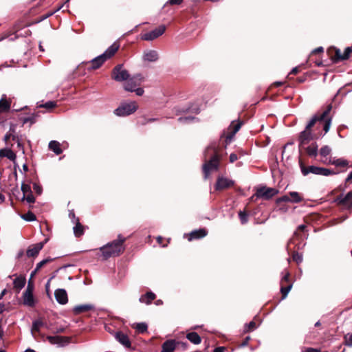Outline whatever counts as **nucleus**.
Here are the masks:
<instances>
[{"label": "nucleus", "instance_id": "obj_23", "mask_svg": "<svg viewBox=\"0 0 352 352\" xmlns=\"http://www.w3.org/2000/svg\"><path fill=\"white\" fill-rule=\"evenodd\" d=\"M175 349V342L174 340H169L164 342L162 346L161 352H173Z\"/></svg>", "mask_w": 352, "mask_h": 352}, {"label": "nucleus", "instance_id": "obj_12", "mask_svg": "<svg viewBox=\"0 0 352 352\" xmlns=\"http://www.w3.org/2000/svg\"><path fill=\"white\" fill-rule=\"evenodd\" d=\"M166 28L164 25H160L157 28H155V30L145 33L142 36V38L144 41H152L160 36L162 35L165 32Z\"/></svg>", "mask_w": 352, "mask_h": 352}, {"label": "nucleus", "instance_id": "obj_3", "mask_svg": "<svg viewBox=\"0 0 352 352\" xmlns=\"http://www.w3.org/2000/svg\"><path fill=\"white\" fill-rule=\"evenodd\" d=\"M120 45L115 42L101 55L96 57L91 61V69H96L99 68L104 61L112 57L118 50Z\"/></svg>", "mask_w": 352, "mask_h": 352}, {"label": "nucleus", "instance_id": "obj_43", "mask_svg": "<svg viewBox=\"0 0 352 352\" xmlns=\"http://www.w3.org/2000/svg\"><path fill=\"white\" fill-rule=\"evenodd\" d=\"M351 52H352V48L351 47H346L345 49L344 52H343L342 56H341V59L342 60H346V59L349 58Z\"/></svg>", "mask_w": 352, "mask_h": 352}, {"label": "nucleus", "instance_id": "obj_60", "mask_svg": "<svg viewBox=\"0 0 352 352\" xmlns=\"http://www.w3.org/2000/svg\"><path fill=\"white\" fill-rule=\"evenodd\" d=\"M214 352H224V348L223 347H217L214 349Z\"/></svg>", "mask_w": 352, "mask_h": 352}, {"label": "nucleus", "instance_id": "obj_39", "mask_svg": "<svg viewBox=\"0 0 352 352\" xmlns=\"http://www.w3.org/2000/svg\"><path fill=\"white\" fill-rule=\"evenodd\" d=\"M56 106V102H54V101H48V102H45V104H39L40 107H43V108L47 109H52L54 107H55Z\"/></svg>", "mask_w": 352, "mask_h": 352}, {"label": "nucleus", "instance_id": "obj_64", "mask_svg": "<svg viewBox=\"0 0 352 352\" xmlns=\"http://www.w3.org/2000/svg\"><path fill=\"white\" fill-rule=\"evenodd\" d=\"M352 180V172H351L349 173V175H348L347 178H346V181H351Z\"/></svg>", "mask_w": 352, "mask_h": 352}, {"label": "nucleus", "instance_id": "obj_10", "mask_svg": "<svg viewBox=\"0 0 352 352\" xmlns=\"http://www.w3.org/2000/svg\"><path fill=\"white\" fill-rule=\"evenodd\" d=\"M33 290L34 286L32 283L29 282L27 288L23 294V304L29 307H33L35 303Z\"/></svg>", "mask_w": 352, "mask_h": 352}, {"label": "nucleus", "instance_id": "obj_34", "mask_svg": "<svg viewBox=\"0 0 352 352\" xmlns=\"http://www.w3.org/2000/svg\"><path fill=\"white\" fill-rule=\"evenodd\" d=\"M292 287V284H288L286 286H285L284 285H281L280 292H281V294L283 295L282 298L283 299L286 298V296H287L288 293L291 290Z\"/></svg>", "mask_w": 352, "mask_h": 352}, {"label": "nucleus", "instance_id": "obj_22", "mask_svg": "<svg viewBox=\"0 0 352 352\" xmlns=\"http://www.w3.org/2000/svg\"><path fill=\"white\" fill-rule=\"evenodd\" d=\"M0 157H6L11 161L16 160V154L10 148L0 149Z\"/></svg>", "mask_w": 352, "mask_h": 352}, {"label": "nucleus", "instance_id": "obj_18", "mask_svg": "<svg viewBox=\"0 0 352 352\" xmlns=\"http://www.w3.org/2000/svg\"><path fill=\"white\" fill-rule=\"evenodd\" d=\"M116 339L126 348L131 347V341L127 335L122 332H117L115 335Z\"/></svg>", "mask_w": 352, "mask_h": 352}, {"label": "nucleus", "instance_id": "obj_57", "mask_svg": "<svg viewBox=\"0 0 352 352\" xmlns=\"http://www.w3.org/2000/svg\"><path fill=\"white\" fill-rule=\"evenodd\" d=\"M69 217H70V218H72L74 220V223L76 222V219L77 218L76 217L75 214H74V212L73 211H70Z\"/></svg>", "mask_w": 352, "mask_h": 352}, {"label": "nucleus", "instance_id": "obj_46", "mask_svg": "<svg viewBox=\"0 0 352 352\" xmlns=\"http://www.w3.org/2000/svg\"><path fill=\"white\" fill-rule=\"evenodd\" d=\"M33 189L38 195H41L42 192V187L37 183L33 184Z\"/></svg>", "mask_w": 352, "mask_h": 352}, {"label": "nucleus", "instance_id": "obj_52", "mask_svg": "<svg viewBox=\"0 0 352 352\" xmlns=\"http://www.w3.org/2000/svg\"><path fill=\"white\" fill-rule=\"evenodd\" d=\"M17 147L22 151L23 153H24V148H23V144L21 143V140L20 139H17Z\"/></svg>", "mask_w": 352, "mask_h": 352}, {"label": "nucleus", "instance_id": "obj_36", "mask_svg": "<svg viewBox=\"0 0 352 352\" xmlns=\"http://www.w3.org/2000/svg\"><path fill=\"white\" fill-rule=\"evenodd\" d=\"M242 125V122H232L230 124V129L232 130V134L234 135L241 128Z\"/></svg>", "mask_w": 352, "mask_h": 352}, {"label": "nucleus", "instance_id": "obj_59", "mask_svg": "<svg viewBox=\"0 0 352 352\" xmlns=\"http://www.w3.org/2000/svg\"><path fill=\"white\" fill-rule=\"evenodd\" d=\"M191 119H192V118H190V117H185V118H179V120L180 122H183V121H188V120H191Z\"/></svg>", "mask_w": 352, "mask_h": 352}, {"label": "nucleus", "instance_id": "obj_48", "mask_svg": "<svg viewBox=\"0 0 352 352\" xmlns=\"http://www.w3.org/2000/svg\"><path fill=\"white\" fill-rule=\"evenodd\" d=\"M256 329V323L254 321H251L248 325H247V331H253Z\"/></svg>", "mask_w": 352, "mask_h": 352}, {"label": "nucleus", "instance_id": "obj_28", "mask_svg": "<svg viewBox=\"0 0 352 352\" xmlns=\"http://www.w3.org/2000/svg\"><path fill=\"white\" fill-rule=\"evenodd\" d=\"M207 232L205 229H199V230L192 231L190 234L189 240L197 239L206 236Z\"/></svg>", "mask_w": 352, "mask_h": 352}, {"label": "nucleus", "instance_id": "obj_63", "mask_svg": "<svg viewBox=\"0 0 352 352\" xmlns=\"http://www.w3.org/2000/svg\"><path fill=\"white\" fill-rule=\"evenodd\" d=\"M322 51H323V48H322V47H320L316 48V49L314 51V52L317 53V52H322Z\"/></svg>", "mask_w": 352, "mask_h": 352}, {"label": "nucleus", "instance_id": "obj_38", "mask_svg": "<svg viewBox=\"0 0 352 352\" xmlns=\"http://www.w3.org/2000/svg\"><path fill=\"white\" fill-rule=\"evenodd\" d=\"M50 259H43L37 263L34 271L32 273V276H33L37 271H38L44 265L50 262Z\"/></svg>", "mask_w": 352, "mask_h": 352}, {"label": "nucleus", "instance_id": "obj_25", "mask_svg": "<svg viewBox=\"0 0 352 352\" xmlns=\"http://www.w3.org/2000/svg\"><path fill=\"white\" fill-rule=\"evenodd\" d=\"M303 149L305 150L307 153L311 157H316L318 155V145L316 143H312L307 146H305Z\"/></svg>", "mask_w": 352, "mask_h": 352}, {"label": "nucleus", "instance_id": "obj_62", "mask_svg": "<svg viewBox=\"0 0 352 352\" xmlns=\"http://www.w3.org/2000/svg\"><path fill=\"white\" fill-rule=\"evenodd\" d=\"M17 139H19V138L17 135H14V134H13V133H12V140L13 141H15V142H17Z\"/></svg>", "mask_w": 352, "mask_h": 352}, {"label": "nucleus", "instance_id": "obj_44", "mask_svg": "<svg viewBox=\"0 0 352 352\" xmlns=\"http://www.w3.org/2000/svg\"><path fill=\"white\" fill-rule=\"evenodd\" d=\"M292 259L297 263H300L302 261V256L298 252H294L292 255Z\"/></svg>", "mask_w": 352, "mask_h": 352}, {"label": "nucleus", "instance_id": "obj_26", "mask_svg": "<svg viewBox=\"0 0 352 352\" xmlns=\"http://www.w3.org/2000/svg\"><path fill=\"white\" fill-rule=\"evenodd\" d=\"M49 148L56 155H60L63 152L62 149L60 148V144L56 140H52L50 142Z\"/></svg>", "mask_w": 352, "mask_h": 352}, {"label": "nucleus", "instance_id": "obj_7", "mask_svg": "<svg viewBox=\"0 0 352 352\" xmlns=\"http://www.w3.org/2000/svg\"><path fill=\"white\" fill-rule=\"evenodd\" d=\"M335 201L341 207L346 209L352 208V190L346 195L342 194L336 197Z\"/></svg>", "mask_w": 352, "mask_h": 352}, {"label": "nucleus", "instance_id": "obj_49", "mask_svg": "<svg viewBox=\"0 0 352 352\" xmlns=\"http://www.w3.org/2000/svg\"><path fill=\"white\" fill-rule=\"evenodd\" d=\"M12 132H14V129L12 130V129H10L9 132L7 133L5 136H4V141L7 143L8 140L12 138Z\"/></svg>", "mask_w": 352, "mask_h": 352}, {"label": "nucleus", "instance_id": "obj_17", "mask_svg": "<svg viewBox=\"0 0 352 352\" xmlns=\"http://www.w3.org/2000/svg\"><path fill=\"white\" fill-rule=\"evenodd\" d=\"M43 248V243L42 242L30 246L27 250V256L28 257H34L37 256Z\"/></svg>", "mask_w": 352, "mask_h": 352}, {"label": "nucleus", "instance_id": "obj_37", "mask_svg": "<svg viewBox=\"0 0 352 352\" xmlns=\"http://www.w3.org/2000/svg\"><path fill=\"white\" fill-rule=\"evenodd\" d=\"M43 326V322L41 320H36L33 322L32 327V332L36 331L38 332L40 330V328Z\"/></svg>", "mask_w": 352, "mask_h": 352}, {"label": "nucleus", "instance_id": "obj_51", "mask_svg": "<svg viewBox=\"0 0 352 352\" xmlns=\"http://www.w3.org/2000/svg\"><path fill=\"white\" fill-rule=\"evenodd\" d=\"M280 201L285 202H291L289 195L283 196L282 197L280 198Z\"/></svg>", "mask_w": 352, "mask_h": 352}, {"label": "nucleus", "instance_id": "obj_8", "mask_svg": "<svg viewBox=\"0 0 352 352\" xmlns=\"http://www.w3.org/2000/svg\"><path fill=\"white\" fill-rule=\"evenodd\" d=\"M126 82L124 83V88L126 91H133L134 88L139 86L143 80V77L141 74H137L131 78H128L126 80Z\"/></svg>", "mask_w": 352, "mask_h": 352}, {"label": "nucleus", "instance_id": "obj_45", "mask_svg": "<svg viewBox=\"0 0 352 352\" xmlns=\"http://www.w3.org/2000/svg\"><path fill=\"white\" fill-rule=\"evenodd\" d=\"M239 216L240 220L241 221V223L244 224V223H247L248 215L245 212L240 211L239 213Z\"/></svg>", "mask_w": 352, "mask_h": 352}, {"label": "nucleus", "instance_id": "obj_55", "mask_svg": "<svg viewBox=\"0 0 352 352\" xmlns=\"http://www.w3.org/2000/svg\"><path fill=\"white\" fill-rule=\"evenodd\" d=\"M343 53L340 52V50H338L336 52V56L338 60H342L341 56H342Z\"/></svg>", "mask_w": 352, "mask_h": 352}, {"label": "nucleus", "instance_id": "obj_15", "mask_svg": "<svg viewBox=\"0 0 352 352\" xmlns=\"http://www.w3.org/2000/svg\"><path fill=\"white\" fill-rule=\"evenodd\" d=\"M54 296L56 301L61 305H65L68 302L67 294L63 289H56Z\"/></svg>", "mask_w": 352, "mask_h": 352}, {"label": "nucleus", "instance_id": "obj_11", "mask_svg": "<svg viewBox=\"0 0 352 352\" xmlns=\"http://www.w3.org/2000/svg\"><path fill=\"white\" fill-rule=\"evenodd\" d=\"M129 77L128 72L123 68L122 65H117L113 70L112 78L116 81L126 80Z\"/></svg>", "mask_w": 352, "mask_h": 352}, {"label": "nucleus", "instance_id": "obj_20", "mask_svg": "<svg viewBox=\"0 0 352 352\" xmlns=\"http://www.w3.org/2000/svg\"><path fill=\"white\" fill-rule=\"evenodd\" d=\"M326 164H332L338 167H346L348 166L349 162L343 158L337 159L336 157H332L331 160H329L326 162Z\"/></svg>", "mask_w": 352, "mask_h": 352}, {"label": "nucleus", "instance_id": "obj_30", "mask_svg": "<svg viewBox=\"0 0 352 352\" xmlns=\"http://www.w3.org/2000/svg\"><path fill=\"white\" fill-rule=\"evenodd\" d=\"M93 308H94V307L91 305H81L76 306L74 308V311L76 314H80L82 312L88 311L92 309Z\"/></svg>", "mask_w": 352, "mask_h": 352}, {"label": "nucleus", "instance_id": "obj_4", "mask_svg": "<svg viewBox=\"0 0 352 352\" xmlns=\"http://www.w3.org/2000/svg\"><path fill=\"white\" fill-rule=\"evenodd\" d=\"M299 164L301 172L302 175L305 176L307 175L309 173L324 176H329L330 175L334 174V172L333 170L326 168L318 167L315 166H306L301 160H300Z\"/></svg>", "mask_w": 352, "mask_h": 352}, {"label": "nucleus", "instance_id": "obj_1", "mask_svg": "<svg viewBox=\"0 0 352 352\" xmlns=\"http://www.w3.org/2000/svg\"><path fill=\"white\" fill-rule=\"evenodd\" d=\"M331 110V105L327 106V109L322 113H318L314 115L309 120L304 131H302L299 135V146L300 148H304L309 142L313 139L318 138L322 134L314 133L311 128L316 126L317 129L320 127L323 128L324 134L329 130L331 118L329 116Z\"/></svg>", "mask_w": 352, "mask_h": 352}, {"label": "nucleus", "instance_id": "obj_14", "mask_svg": "<svg viewBox=\"0 0 352 352\" xmlns=\"http://www.w3.org/2000/svg\"><path fill=\"white\" fill-rule=\"evenodd\" d=\"M12 99L8 98L6 94L1 96L0 99V113L8 112L11 108Z\"/></svg>", "mask_w": 352, "mask_h": 352}, {"label": "nucleus", "instance_id": "obj_31", "mask_svg": "<svg viewBox=\"0 0 352 352\" xmlns=\"http://www.w3.org/2000/svg\"><path fill=\"white\" fill-rule=\"evenodd\" d=\"M13 284L14 288L21 289L25 285V278L23 276H18L14 280Z\"/></svg>", "mask_w": 352, "mask_h": 352}, {"label": "nucleus", "instance_id": "obj_29", "mask_svg": "<svg viewBox=\"0 0 352 352\" xmlns=\"http://www.w3.org/2000/svg\"><path fill=\"white\" fill-rule=\"evenodd\" d=\"M75 223L76 226L74 227V235L76 237H80L84 234V227L80 224L78 219H76Z\"/></svg>", "mask_w": 352, "mask_h": 352}, {"label": "nucleus", "instance_id": "obj_21", "mask_svg": "<svg viewBox=\"0 0 352 352\" xmlns=\"http://www.w3.org/2000/svg\"><path fill=\"white\" fill-rule=\"evenodd\" d=\"M143 58L146 61L154 62L158 59V54L155 50H146L144 53Z\"/></svg>", "mask_w": 352, "mask_h": 352}, {"label": "nucleus", "instance_id": "obj_16", "mask_svg": "<svg viewBox=\"0 0 352 352\" xmlns=\"http://www.w3.org/2000/svg\"><path fill=\"white\" fill-rule=\"evenodd\" d=\"M47 340L52 344L63 346L69 342V338L60 336H47Z\"/></svg>", "mask_w": 352, "mask_h": 352}, {"label": "nucleus", "instance_id": "obj_50", "mask_svg": "<svg viewBox=\"0 0 352 352\" xmlns=\"http://www.w3.org/2000/svg\"><path fill=\"white\" fill-rule=\"evenodd\" d=\"M133 91H135V94H136L138 96H142V95H143V94H144V90H143V89H142V88H136V87H135V88H134Z\"/></svg>", "mask_w": 352, "mask_h": 352}, {"label": "nucleus", "instance_id": "obj_56", "mask_svg": "<svg viewBox=\"0 0 352 352\" xmlns=\"http://www.w3.org/2000/svg\"><path fill=\"white\" fill-rule=\"evenodd\" d=\"M60 8H58L56 10L54 11V12H48L45 16H44L43 17V19H47V17L52 16V14H54V13H55L57 10H60Z\"/></svg>", "mask_w": 352, "mask_h": 352}, {"label": "nucleus", "instance_id": "obj_40", "mask_svg": "<svg viewBox=\"0 0 352 352\" xmlns=\"http://www.w3.org/2000/svg\"><path fill=\"white\" fill-rule=\"evenodd\" d=\"M283 276L282 277V279L280 280V284L284 285L285 283L290 284L289 283V272L287 271H285L283 273Z\"/></svg>", "mask_w": 352, "mask_h": 352}, {"label": "nucleus", "instance_id": "obj_9", "mask_svg": "<svg viewBox=\"0 0 352 352\" xmlns=\"http://www.w3.org/2000/svg\"><path fill=\"white\" fill-rule=\"evenodd\" d=\"M278 192V191L276 188L263 186L257 189L255 195L257 197L267 200L275 196Z\"/></svg>", "mask_w": 352, "mask_h": 352}, {"label": "nucleus", "instance_id": "obj_61", "mask_svg": "<svg viewBox=\"0 0 352 352\" xmlns=\"http://www.w3.org/2000/svg\"><path fill=\"white\" fill-rule=\"evenodd\" d=\"M306 228L305 225H300L298 227V230L300 231H303Z\"/></svg>", "mask_w": 352, "mask_h": 352}, {"label": "nucleus", "instance_id": "obj_35", "mask_svg": "<svg viewBox=\"0 0 352 352\" xmlns=\"http://www.w3.org/2000/svg\"><path fill=\"white\" fill-rule=\"evenodd\" d=\"M21 218L27 221H33L36 220L35 214L32 212H28L25 214H22Z\"/></svg>", "mask_w": 352, "mask_h": 352}, {"label": "nucleus", "instance_id": "obj_5", "mask_svg": "<svg viewBox=\"0 0 352 352\" xmlns=\"http://www.w3.org/2000/svg\"><path fill=\"white\" fill-rule=\"evenodd\" d=\"M138 109V104L135 102L124 103L118 107L114 113L118 116H126L132 114Z\"/></svg>", "mask_w": 352, "mask_h": 352}, {"label": "nucleus", "instance_id": "obj_54", "mask_svg": "<svg viewBox=\"0 0 352 352\" xmlns=\"http://www.w3.org/2000/svg\"><path fill=\"white\" fill-rule=\"evenodd\" d=\"M237 160V155L235 153H232L230 155V162L233 163Z\"/></svg>", "mask_w": 352, "mask_h": 352}, {"label": "nucleus", "instance_id": "obj_24", "mask_svg": "<svg viewBox=\"0 0 352 352\" xmlns=\"http://www.w3.org/2000/svg\"><path fill=\"white\" fill-rule=\"evenodd\" d=\"M155 298V294L151 292H148L140 298V302L145 304H150Z\"/></svg>", "mask_w": 352, "mask_h": 352}, {"label": "nucleus", "instance_id": "obj_2", "mask_svg": "<svg viewBox=\"0 0 352 352\" xmlns=\"http://www.w3.org/2000/svg\"><path fill=\"white\" fill-rule=\"evenodd\" d=\"M125 239L124 237L119 235L118 239L100 248V250L102 257L104 259H107L110 257L118 256L121 254L124 250L123 243Z\"/></svg>", "mask_w": 352, "mask_h": 352}, {"label": "nucleus", "instance_id": "obj_32", "mask_svg": "<svg viewBox=\"0 0 352 352\" xmlns=\"http://www.w3.org/2000/svg\"><path fill=\"white\" fill-rule=\"evenodd\" d=\"M132 327L137 330L140 333H143L147 331L148 326L145 322L134 323Z\"/></svg>", "mask_w": 352, "mask_h": 352}, {"label": "nucleus", "instance_id": "obj_6", "mask_svg": "<svg viewBox=\"0 0 352 352\" xmlns=\"http://www.w3.org/2000/svg\"><path fill=\"white\" fill-rule=\"evenodd\" d=\"M214 154L210 158V160L206 162L203 166V170L205 175V177H208L210 173L213 170H217L219 166V157L214 148H212Z\"/></svg>", "mask_w": 352, "mask_h": 352}, {"label": "nucleus", "instance_id": "obj_27", "mask_svg": "<svg viewBox=\"0 0 352 352\" xmlns=\"http://www.w3.org/2000/svg\"><path fill=\"white\" fill-rule=\"evenodd\" d=\"M187 339L195 344H199L201 343V337L196 332H190L186 335Z\"/></svg>", "mask_w": 352, "mask_h": 352}, {"label": "nucleus", "instance_id": "obj_41", "mask_svg": "<svg viewBox=\"0 0 352 352\" xmlns=\"http://www.w3.org/2000/svg\"><path fill=\"white\" fill-rule=\"evenodd\" d=\"M21 190L23 193L24 197H25L26 194H28L31 192V187L28 184H22L21 185Z\"/></svg>", "mask_w": 352, "mask_h": 352}, {"label": "nucleus", "instance_id": "obj_53", "mask_svg": "<svg viewBox=\"0 0 352 352\" xmlns=\"http://www.w3.org/2000/svg\"><path fill=\"white\" fill-rule=\"evenodd\" d=\"M183 0H169L168 3L171 5H179Z\"/></svg>", "mask_w": 352, "mask_h": 352}, {"label": "nucleus", "instance_id": "obj_58", "mask_svg": "<svg viewBox=\"0 0 352 352\" xmlns=\"http://www.w3.org/2000/svg\"><path fill=\"white\" fill-rule=\"evenodd\" d=\"M306 352H320V351L314 348H308L307 349Z\"/></svg>", "mask_w": 352, "mask_h": 352}, {"label": "nucleus", "instance_id": "obj_33", "mask_svg": "<svg viewBox=\"0 0 352 352\" xmlns=\"http://www.w3.org/2000/svg\"><path fill=\"white\" fill-rule=\"evenodd\" d=\"M289 195L291 199V203H300L303 199L302 195L297 192H289Z\"/></svg>", "mask_w": 352, "mask_h": 352}, {"label": "nucleus", "instance_id": "obj_19", "mask_svg": "<svg viewBox=\"0 0 352 352\" xmlns=\"http://www.w3.org/2000/svg\"><path fill=\"white\" fill-rule=\"evenodd\" d=\"M320 155L322 157L321 162L326 164V162L329 160H331L332 157L331 156V148L326 145L322 146L320 150Z\"/></svg>", "mask_w": 352, "mask_h": 352}, {"label": "nucleus", "instance_id": "obj_42", "mask_svg": "<svg viewBox=\"0 0 352 352\" xmlns=\"http://www.w3.org/2000/svg\"><path fill=\"white\" fill-rule=\"evenodd\" d=\"M23 199L25 200L28 204H33L35 201V198L32 195V192L28 194H26L25 197L23 196Z\"/></svg>", "mask_w": 352, "mask_h": 352}, {"label": "nucleus", "instance_id": "obj_47", "mask_svg": "<svg viewBox=\"0 0 352 352\" xmlns=\"http://www.w3.org/2000/svg\"><path fill=\"white\" fill-rule=\"evenodd\" d=\"M345 342L348 346H352V333L347 334L345 336Z\"/></svg>", "mask_w": 352, "mask_h": 352}, {"label": "nucleus", "instance_id": "obj_13", "mask_svg": "<svg viewBox=\"0 0 352 352\" xmlns=\"http://www.w3.org/2000/svg\"><path fill=\"white\" fill-rule=\"evenodd\" d=\"M234 185V182L228 178L219 177L215 184V189L217 190H221L228 188Z\"/></svg>", "mask_w": 352, "mask_h": 352}]
</instances>
